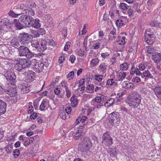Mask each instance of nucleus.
Masks as SVG:
<instances>
[{"mask_svg": "<svg viewBox=\"0 0 161 161\" xmlns=\"http://www.w3.org/2000/svg\"><path fill=\"white\" fill-rule=\"evenodd\" d=\"M44 64L41 61L36 62L34 65V69L38 73L41 72L43 69Z\"/></svg>", "mask_w": 161, "mask_h": 161, "instance_id": "nucleus-13", "label": "nucleus"}, {"mask_svg": "<svg viewBox=\"0 0 161 161\" xmlns=\"http://www.w3.org/2000/svg\"><path fill=\"white\" fill-rule=\"evenodd\" d=\"M130 65L127 63H124L120 65V68L122 70H125L128 69Z\"/></svg>", "mask_w": 161, "mask_h": 161, "instance_id": "nucleus-36", "label": "nucleus"}, {"mask_svg": "<svg viewBox=\"0 0 161 161\" xmlns=\"http://www.w3.org/2000/svg\"><path fill=\"white\" fill-rule=\"evenodd\" d=\"M71 101V105L73 107H75L76 105L78 103V99L75 97V95H73L70 98Z\"/></svg>", "mask_w": 161, "mask_h": 161, "instance_id": "nucleus-32", "label": "nucleus"}, {"mask_svg": "<svg viewBox=\"0 0 161 161\" xmlns=\"http://www.w3.org/2000/svg\"><path fill=\"white\" fill-rule=\"evenodd\" d=\"M22 14H25V15L26 16H33L35 14V12L34 11L30 8H26L24 12L22 13Z\"/></svg>", "mask_w": 161, "mask_h": 161, "instance_id": "nucleus-25", "label": "nucleus"}, {"mask_svg": "<svg viewBox=\"0 0 161 161\" xmlns=\"http://www.w3.org/2000/svg\"><path fill=\"white\" fill-rule=\"evenodd\" d=\"M122 86L125 88H131L134 87L133 84L128 81H125L123 82Z\"/></svg>", "mask_w": 161, "mask_h": 161, "instance_id": "nucleus-26", "label": "nucleus"}, {"mask_svg": "<svg viewBox=\"0 0 161 161\" xmlns=\"http://www.w3.org/2000/svg\"><path fill=\"white\" fill-rule=\"evenodd\" d=\"M8 14L12 17H16L20 15V14H16L13 11L11 10L9 12Z\"/></svg>", "mask_w": 161, "mask_h": 161, "instance_id": "nucleus-45", "label": "nucleus"}, {"mask_svg": "<svg viewBox=\"0 0 161 161\" xmlns=\"http://www.w3.org/2000/svg\"><path fill=\"white\" fill-rule=\"evenodd\" d=\"M74 71H72L71 72H70L68 76V78H70V79H69V80H70L71 79H73L74 78Z\"/></svg>", "mask_w": 161, "mask_h": 161, "instance_id": "nucleus-59", "label": "nucleus"}, {"mask_svg": "<svg viewBox=\"0 0 161 161\" xmlns=\"http://www.w3.org/2000/svg\"><path fill=\"white\" fill-rule=\"evenodd\" d=\"M117 84L115 82L114 80L113 79H108L107 82L106 86L108 87V86H113L117 85Z\"/></svg>", "mask_w": 161, "mask_h": 161, "instance_id": "nucleus-28", "label": "nucleus"}, {"mask_svg": "<svg viewBox=\"0 0 161 161\" xmlns=\"http://www.w3.org/2000/svg\"><path fill=\"white\" fill-rule=\"evenodd\" d=\"M26 8H27V7L22 4H19L15 6L14 8V9H16L20 10V13L19 14H22L23 12H24Z\"/></svg>", "mask_w": 161, "mask_h": 161, "instance_id": "nucleus-22", "label": "nucleus"}, {"mask_svg": "<svg viewBox=\"0 0 161 161\" xmlns=\"http://www.w3.org/2000/svg\"><path fill=\"white\" fill-rule=\"evenodd\" d=\"M87 118L86 117H82V118L80 117H78L76 119L75 123V125H78L80 124V125H82V124L85 122Z\"/></svg>", "mask_w": 161, "mask_h": 161, "instance_id": "nucleus-29", "label": "nucleus"}, {"mask_svg": "<svg viewBox=\"0 0 161 161\" xmlns=\"http://www.w3.org/2000/svg\"><path fill=\"white\" fill-rule=\"evenodd\" d=\"M75 59V56L73 55H72L70 56L69 60L72 63H73L74 62Z\"/></svg>", "mask_w": 161, "mask_h": 161, "instance_id": "nucleus-60", "label": "nucleus"}, {"mask_svg": "<svg viewBox=\"0 0 161 161\" xmlns=\"http://www.w3.org/2000/svg\"><path fill=\"white\" fill-rule=\"evenodd\" d=\"M146 52L147 54H154L155 52V49L152 47L149 46L146 47Z\"/></svg>", "mask_w": 161, "mask_h": 161, "instance_id": "nucleus-33", "label": "nucleus"}, {"mask_svg": "<svg viewBox=\"0 0 161 161\" xmlns=\"http://www.w3.org/2000/svg\"><path fill=\"white\" fill-rule=\"evenodd\" d=\"M99 62V60L98 58H97L94 59H92L90 63L92 64L93 66H95L97 65Z\"/></svg>", "mask_w": 161, "mask_h": 161, "instance_id": "nucleus-44", "label": "nucleus"}, {"mask_svg": "<svg viewBox=\"0 0 161 161\" xmlns=\"http://www.w3.org/2000/svg\"><path fill=\"white\" fill-rule=\"evenodd\" d=\"M86 125L84 124L83 125L80 126L77 130L75 132L74 135V138L76 140L78 139L83 134V128H84Z\"/></svg>", "mask_w": 161, "mask_h": 161, "instance_id": "nucleus-14", "label": "nucleus"}, {"mask_svg": "<svg viewBox=\"0 0 161 161\" xmlns=\"http://www.w3.org/2000/svg\"><path fill=\"white\" fill-rule=\"evenodd\" d=\"M141 81V79L139 77L136 76L135 77H134L132 79V81L136 83L140 82Z\"/></svg>", "mask_w": 161, "mask_h": 161, "instance_id": "nucleus-46", "label": "nucleus"}, {"mask_svg": "<svg viewBox=\"0 0 161 161\" xmlns=\"http://www.w3.org/2000/svg\"><path fill=\"white\" fill-rule=\"evenodd\" d=\"M46 41H47V42H48V46L49 45H51V46H55L56 45L55 43L52 39H51V40H48V39H47Z\"/></svg>", "mask_w": 161, "mask_h": 161, "instance_id": "nucleus-52", "label": "nucleus"}, {"mask_svg": "<svg viewBox=\"0 0 161 161\" xmlns=\"http://www.w3.org/2000/svg\"><path fill=\"white\" fill-rule=\"evenodd\" d=\"M151 65L150 63L148 62H145L144 63H142L139 65V68L141 70H143L146 69H150V65Z\"/></svg>", "mask_w": 161, "mask_h": 161, "instance_id": "nucleus-24", "label": "nucleus"}, {"mask_svg": "<svg viewBox=\"0 0 161 161\" xmlns=\"http://www.w3.org/2000/svg\"><path fill=\"white\" fill-rule=\"evenodd\" d=\"M6 107V103L0 100V114H3L5 112Z\"/></svg>", "mask_w": 161, "mask_h": 161, "instance_id": "nucleus-21", "label": "nucleus"}, {"mask_svg": "<svg viewBox=\"0 0 161 161\" xmlns=\"http://www.w3.org/2000/svg\"><path fill=\"white\" fill-rule=\"evenodd\" d=\"M99 67L103 72L105 71L107 65L105 63H102L100 64Z\"/></svg>", "mask_w": 161, "mask_h": 161, "instance_id": "nucleus-42", "label": "nucleus"}, {"mask_svg": "<svg viewBox=\"0 0 161 161\" xmlns=\"http://www.w3.org/2000/svg\"><path fill=\"white\" fill-rule=\"evenodd\" d=\"M46 99H44L42 101V103L40 105L39 108L41 111H43L44 109L46 108L47 104V102Z\"/></svg>", "mask_w": 161, "mask_h": 161, "instance_id": "nucleus-35", "label": "nucleus"}, {"mask_svg": "<svg viewBox=\"0 0 161 161\" xmlns=\"http://www.w3.org/2000/svg\"><path fill=\"white\" fill-rule=\"evenodd\" d=\"M126 51L129 53H131L133 50V49L131 46H129L127 47L126 49Z\"/></svg>", "mask_w": 161, "mask_h": 161, "instance_id": "nucleus-61", "label": "nucleus"}, {"mask_svg": "<svg viewBox=\"0 0 161 161\" xmlns=\"http://www.w3.org/2000/svg\"><path fill=\"white\" fill-rule=\"evenodd\" d=\"M14 62L16 65L15 69L16 70L20 72L21 74L24 75L25 73H26L27 69H24L22 62V59L19 58H15Z\"/></svg>", "mask_w": 161, "mask_h": 161, "instance_id": "nucleus-6", "label": "nucleus"}, {"mask_svg": "<svg viewBox=\"0 0 161 161\" xmlns=\"http://www.w3.org/2000/svg\"><path fill=\"white\" fill-rule=\"evenodd\" d=\"M152 59L157 65L158 63L161 62V53H154L152 56Z\"/></svg>", "mask_w": 161, "mask_h": 161, "instance_id": "nucleus-16", "label": "nucleus"}, {"mask_svg": "<svg viewBox=\"0 0 161 161\" xmlns=\"http://www.w3.org/2000/svg\"><path fill=\"white\" fill-rule=\"evenodd\" d=\"M22 62L23 67L24 69L29 70L28 68L30 67L31 64V61H26L25 59H22Z\"/></svg>", "mask_w": 161, "mask_h": 161, "instance_id": "nucleus-31", "label": "nucleus"}, {"mask_svg": "<svg viewBox=\"0 0 161 161\" xmlns=\"http://www.w3.org/2000/svg\"><path fill=\"white\" fill-rule=\"evenodd\" d=\"M136 68V67H135L133 65L131 67V69L130 71V74L133 75L135 73Z\"/></svg>", "mask_w": 161, "mask_h": 161, "instance_id": "nucleus-64", "label": "nucleus"}, {"mask_svg": "<svg viewBox=\"0 0 161 161\" xmlns=\"http://www.w3.org/2000/svg\"><path fill=\"white\" fill-rule=\"evenodd\" d=\"M151 30L150 29L147 30L145 32L144 37L151 36V35L153 34V33L150 32Z\"/></svg>", "mask_w": 161, "mask_h": 161, "instance_id": "nucleus-53", "label": "nucleus"}, {"mask_svg": "<svg viewBox=\"0 0 161 161\" xmlns=\"http://www.w3.org/2000/svg\"><path fill=\"white\" fill-rule=\"evenodd\" d=\"M120 115L118 112H114L110 114L109 116V120L113 125H118L120 121Z\"/></svg>", "mask_w": 161, "mask_h": 161, "instance_id": "nucleus-8", "label": "nucleus"}, {"mask_svg": "<svg viewBox=\"0 0 161 161\" xmlns=\"http://www.w3.org/2000/svg\"><path fill=\"white\" fill-rule=\"evenodd\" d=\"M66 96L68 98H69L71 96V91L69 90L68 87H66V89H65Z\"/></svg>", "mask_w": 161, "mask_h": 161, "instance_id": "nucleus-50", "label": "nucleus"}, {"mask_svg": "<svg viewBox=\"0 0 161 161\" xmlns=\"http://www.w3.org/2000/svg\"><path fill=\"white\" fill-rule=\"evenodd\" d=\"M32 19V17L30 16L21 15L18 20L14 19L13 20V26L19 30H20L23 27H29L30 23Z\"/></svg>", "mask_w": 161, "mask_h": 161, "instance_id": "nucleus-1", "label": "nucleus"}, {"mask_svg": "<svg viewBox=\"0 0 161 161\" xmlns=\"http://www.w3.org/2000/svg\"><path fill=\"white\" fill-rule=\"evenodd\" d=\"M34 141V139L33 137H30L28 138H27V139H26L25 141L24 142L23 144L25 147H26L27 145L32 143Z\"/></svg>", "mask_w": 161, "mask_h": 161, "instance_id": "nucleus-34", "label": "nucleus"}, {"mask_svg": "<svg viewBox=\"0 0 161 161\" xmlns=\"http://www.w3.org/2000/svg\"><path fill=\"white\" fill-rule=\"evenodd\" d=\"M31 45L33 48V50L39 51V41H38L37 40L33 41L31 42Z\"/></svg>", "mask_w": 161, "mask_h": 161, "instance_id": "nucleus-27", "label": "nucleus"}, {"mask_svg": "<svg viewBox=\"0 0 161 161\" xmlns=\"http://www.w3.org/2000/svg\"><path fill=\"white\" fill-rule=\"evenodd\" d=\"M44 18L45 19V21H46L50 23H51L52 20V17L51 15L49 14L45 15L44 16Z\"/></svg>", "mask_w": 161, "mask_h": 161, "instance_id": "nucleus-43", "label": "nucleus"}, {"mask_svg": "<svg viewBox=\"0 0 161 161\" xmlns=\"http://www.w3.org/2000/svg\"><path fill=\"white\" fill-rule=\"evenodd\" d=\"M102 139V143L105 145L108 146L113 144L112 139L107 132L103 134Z\"/></svg>", "mask_w": 161, "mask_h": 161, "instance_id": "nucleus-10", "label": "nucleus"}, {"mask_svg": "<svg viewBox=\"0 0 161 161\" xmlns=\"http://www.w3.org/2000/svg\"><path fill=\"white\" fill-rule=\"evenodd\" d=\"M141 76L142 78L145 77V80H147V78L154 79L153 76L151 75V73L148 70H146L143 71L141 74Z\"/></svg>", "mask_w": 161, "mask_h": 161, "instance_id": "nucleus-20", "label": "nucleus"}, {"mask_svg": "<svg viewBox=\"0 0 161 161\" xmlns=\"http://www.w3.org/2000/svg\"><path fill=\"white\" fill-rule=\"evenodd\" d=\"M110 54L107 52L102 53L101 54V56L103 58H107L109 56Z\"/></svg>", "mask_w": 161, "mask_h": 161, "instance_id": "nucleus-48", "label": "nucleus"}, {"mask_svg": "<svg viewBox=\"0 0 161 161\" xmlns=\"http://www.w3.org/2000/svg\"><path fill=\"white\" fill-rule=\"evenodd\" d=\"M154 35H151L149 36L144 37V39L146 42L149 45L152 44L155 41Z\"/></svg>", "mask_w": 161, "mask_h": 161, "instance_id": "nucleus-19", "label": "nucleus"}, {"mask_svg": "<svg viewBox=\"0 0 161 161\" xmlns=\"http://www.w3.org/2000/svg\"><path fill=\"white\" fill-rule=\"evenodd\" d=\"M126 39L125 37H123L122 38H120L119 40L117 41V43L119 45H124L125 44V39Z\"/></svg>", "mask_w": 161, "mask_h": 161, "instance_id": "nucleus-41", "label": "nucleus"}, {"mask_svg": "<svg viewBox=\"0 0 161 161\" xmlns=\"http://www.w3.org/2000/svg\"><path fill=\"white\" fill-rule=\"evenodd\" d=\"M48 46V42L45 40L39 41V51L43 52L47 49Z\"/></svg>", "mask_w": 161, "mask_h": 161, "instance_id": "nucleus-12", "label": "nucleus"}, {"mask_svg": "<svg viewBox=\"0 0 161 161\" xmlns=\"http://www.w3.org/2000/svg\"><path fill=\"white\" fill-rule=\"evenodd\" d=\"M126 74L125 72H120L116 74V77L117 81H122L125 77Z\"/></svg>", "mask_w": 161, "mask_h": 161, "instance_id": "nucleus-23", "label": "nucleus"}, {"mask_svg": "<svg viewBox=\"0 0 161 161\" xmlns=\"http://www.w3.org/2000/svg\"><path fill=\"white\" fill-rule=\"evenodd\" d=\"M4 76L8 80L13 82V83L15 82L16 78V76L12 71H7L4 74Z\"/></svg>", "mask_w": 161, "mask_h": 161, "instance_id": "nucleus-11", "label": "nucleus"}, {"mask_svg": "<svg viewBox=\"0 0 161 161\" xmlns=\"http://www.w3.org/2000/svg\"><path fill=\"white\" fill-rule=\"evenodd\" d=\"M92 146V143L90 139L86 137L79 145L78 149L81 152H85L89 151Z\"/></svg>", "mask_w": 161, "mask_h": 161, "instance_id": "nucleus-4", "label": "nucleus"}, {"mask_svg": "<svg viewBox=\"0 0 161 161\" xmlns=\"http://www.w3.org/2000/svg\"><path fill=\"white\" fill-rule=\"evenodd\" d=\"M40 22V21L38 19H34L32 18V19L30 23L29 27L31 26L35 28L38 29L41 26V24Z\"/></svg>", "mask_w": 161, "mask_h": 161, "instance_id": "nucleus-17", "label": "nucleus"}, {"mask_svg": "<svg viewBox=\"0 0 161 161\" xmlns=\"http://www.w3.org/2000/svg\"><path fill=\"white\" fill-rule=\"evenodd\" d=\"M119 7L124 10H126L128 9L129 8V6L126 4L123 3H120Z\"/></svg>", "mask_w": 161, "mask_h": 161, "instance_id": "nucleus-39", "label": "nucleus"}, {"mask_svg": "<svg viewBox=\"0 0 161 161\" xmlns=\"http://www.w3.org/2000/svg\"><path fill=\"white\" fill-rule=\"evenodd\" d=\"M60 117L63 119H65L66 118L65 113L64 111H62L60 113Z\"/></svg>", "mask_w": 161, "mask_h": 161, "instance_id": "nucleus-57", "label": "nucleus"}, {"mask_svg": "<svg viewBox=\"0 0 161 161\" xmlns=\"http://www.w3.org/2000/svg\"><path fill=\"white\" fill-rule=\"evenodd\" d=\"M0 34L3 32V31H8L12 29L13 26V21L6 18L0 19Z\"/></svg>", "mask_w": 161, "mask_h": 161, "instance_id": "nucleus-3", "label": "nucleus"}, {"mask_svg": "<svg viewBox=\"0 0 161 161\" xmlns=\"http://www.w3.org/2000/svg\"><path fill=\"white\" fill-rule=\"evenodd\" d=\"M37 30L38 31L40 35H42L45 34V30L43 28H40Z\"/></svg>", "mask_w": 161, "mask_h": 161, "instance_id": "nucleus-51", "label": "nucleus"}, {"mask_svg": "<svg viewBox=\"0 0 161 161\" xmlns=\"http://www.w3.org/2000/svg\"><path fill=\"white\" fill-rule=\"evenodd\" d=\"M13 153L15 157H17L20 154V151L18 149H16L13 152Z\"/></svg>", "mask_w": 161, "mask_h": 161, "instance_id": "nucleus-55", "label": "nucleus"}, {"mask_svg": "<svg viewBox=\"0 0 161 161\" xmlns=\"http://www.w3.org/2000/svg\"><path fill=\"white\" fill-rule=\"evenodd\" d=\"M94 76V80L98 81L99 82H102V80H103V75H95Z\"/></svg>", "mask_w": 161, "mask_h": 161, "instance_id": "nucleus-40", "label": "nucleus"}, {"mask_svg": "<svg viewBox=\"0 0 161 161\" xmlns=\"http://www.w3.org/2000/svg\"><path fill=\"white\" fill-rule=\"evenodd\" d=\"M142 97L137 92H133L126 100V103L129 106L133 108H137L141 102Z\"/></svg>", "mask_w": 161, "mask_h": 161, "instance_id": "nucleus-2", "label": "nucleus"}, {"mask_svg": "<svg viewBox=\"0 0 161 161\" xmlns=\"http://www.w3.org/2000/svg\"><path fill=\"white\" fill-rule=\"evenodd\" d=\"M10 43L12 46L16 48L20 46L18 40L15 38H13Z\"/></svg>", "mask_w": 161, "mask_h": 161, "instance_id": "nucleus-30", "label": "nucleus"}, {"mask_svg": "<svg viewBox=\"0 0 161 161\" xmlns=\"http://www.w3.org/2000/svg\"><path fill=\"white\" fill-rule=\"evenodd\" d=\"M94 89V86L92 84H89L87 86L86 89L93 92Z\"/></svg>", "mask_w": 161, "mask_h": 161, "instance_id": "nucleus-49", "label": "nucleus"}, {"mask_svg": "<svg viewBox=\"0 0 161 161\" xmlns=\"http://www.w3.org/2000/svg\"><path fill=\"white\" fill-rule=\"evenodd\" d=\"M115 24L119 28L125 25L123 21L121 19L117 20L116 21Z\"/></svg>", "mask_w": 161, "mask_h": 161, "instance_id": "nucleus-37", "label": "nucleus"}, {"mask_svg": "<svg viewBox=\"0 0 161 161\" xmlns=\"http://www.w3.org/2000/svg\"><path fill=\"white\" fill-rule=\"evenodd\" d=\"M32 35L34 36V37H37L40 36V35L37 31H33L32 32Z\"/></svg>", "mask_w": 161, "mask_h": 161, "instance_id": "nucleus-56", "label": "nucleus"}, {"mask_svg": "<svg viewBox=\"0 0 161 161\" xmlns=\"http://www.w3.org/2000/svg\"><path fill=\"white\" fill-rule=\"evenodd\" d=\"M70 42H67L64 48V51H67L68 49L70 47Z\"/></svg>", "mask_w": 161, "mask_h": 161, "instance_id": "nucleus-54", "label": "nucleus"}, {"mask_svg": "<svg viewBox=\"0 0 161 161\" xmlns=\"http://www.w3.org/2000/svg\"><path fill=\"white\" fill-rule=\"evenodd\" d=\"M22 91L24 93H26L30 92V89L28 87L25 86L22 89Z\"/></svg>", "mask_w": 161, "mask_h": 161, "instance_id": "nucleus-58", "label": "nucleus"}, {"mask_svg": "<svg viewBox=\"0 0 161 161\" xmlns=\"http://www.w3.org/2000/svg\"><path fill=\"white\" fill-rule=\"evenodd\" d=\"M18 49V54L20 56H25L27 58H30L34 56L33 53L26 47L20 46Z\"/></svg>", "mask_w": 161, "mask_h": 161, "instance_id": "nucleus-5", "label": "nucleus"}, {"mask_svg": "<svg viewBox=\"0 0 161 161\" xmlns=\"http://www.w3.org/2000/svg\"><path fill=\"white\" fill-rule=\"evenodd\" d=\"M27 71L26 73H25L24 75H26V77L31 81H33L35 78V73L34 72L29 70L27 69Z\"/></svg>", "mask_w": 161, "mask_h": 161, "instance_id": "nucleus-15", "label": "nucleus"}, {"mask_svg": "<svg viewBox=\"0 0 161 161\" xmlns=\"http://www.w3.org/2000/svg\"><path fill=\"white\" fill-rule=\"evenodd\" d=\"M5 92L8 94L10 97L9 98L12 103H15L17 102V100L15 97L16 93V91L15 89L7 88L4 90Z\"/></svg>", "mask_w": 161, "mask_h": 161, "instance_id": "nucleus-9", "label": "nucleus"}, {"mask_svg": "<svg viewBox=\"0 0 161 161\" xmlns=\"http://www.w3.org/2000/svg\"><path fill=\"white\" fill-rule=\"evenodd\" d=\"M19 41L21 45L26 46L31 42V36L28 33H21L19 36Z\"/></svg>", "mask_w": 161, "mask_h": 161, "instance_id": "nucleus-7", "label": "nucleus"}, {"mask_svg": "<svg viewBox=\"0 0 161 161\" xmlns=\"http://www.w3.org/2000/svg\"><path fill=\"white\" fill-rule=\"evenodd\" d=\"M152 89L157 98L161 100V86L152 88Z\"/></svg>", "mask_w": 161, "mask_h": 161, "instance_id": "nucleus-18", "label": "nucleus"}, {"mask_svg": "<svg viewBox=\"0 0 161 161\" xmlns=\"http://www.w3.org/2000/svg\"><path fill=\"white\" fill-rule=\"evenodd\" d=\"M160 23H159L155 20L151 21L150 23V25L151 26L154 27H160Z\"/></svg>", "mask_w": 161, "mask_h": 161, "instance_id": "nucleus-38", "label": "nucleus"}, {"mask_svg": "<svg viewBox=\"0 0 161 161\" xmlns=\"http://www.w3.org/2000/svg\"><path fill=\"white\" fill-rule=\"evenodd\" d=\"M85 80L83 78L79 80V87H80L81 86L83 85L85 83Z\"/></svg>", "mask_w": 161, "mask_h": 161, "instance_id": "nucleus-63", "label": "nucleus"}, {"mask_svg": "<svg viewBox=\"0 0 161 161\" xmlns=\"http://www.w3.org/2000/svg\"><path fill=\"white\" fill-rule=\"evenodd\" d=\"M100 44L99 42H97L93 46V48L94 49H97L99 48Z\"/></svg>", "mask_w": 161, "mask_h": 161, "instance_id": "nucleus-62", "label": "nucleus"}, {"mask_svg": "<svg viewBox=\"0 0 161 161\" xmlns=\"http://www.w3.org/2000/svg\"><path fill=\"white\" fill-rule=\"evenodd\" d=\"M102 97L97 96L94 99V101L97 103H101L102 101Z\"/></svg>", "mask_w": 161, "mask_h": 161, "instance_id": "nucleus-47", "label": "nucleus"}]
</instances>
